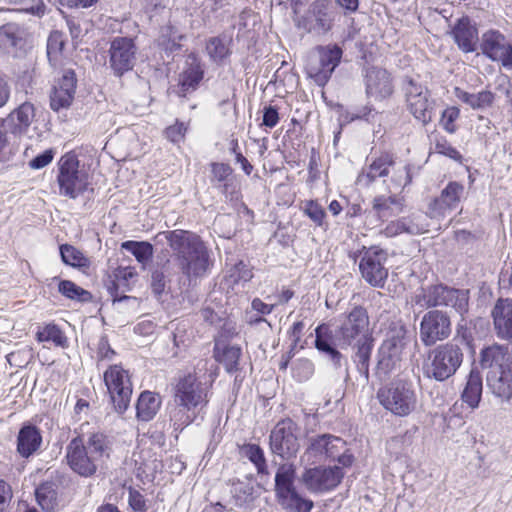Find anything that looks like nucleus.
Returning <instances> with one entry per match:
<instances>
[{"label": "nucleus", "instance_id": "nucleus-6", "mask_svg": "<svg viewBox=\"0 0 512 512\" xmlns=\"http://www.w3.org/2000/svg\"><path fill=\"white\" fill-rule=\"evenodd\" d=\"M342 50L337 45L318 46L307 59L305 70L319 86H324L340 63Z\"/></svg>", "mask_w": 512, "mask_h": 512}, {"label": "nucleus", "instance_id": "nucleus-55", "mask_svg": "<svg viewBox=\"0 0 512 512\" xmlns=\"http://www.w3.org/2000/svg\"><path fill=\"white\" fill-rule=\"evenodd\" d=\"M253 277L252 270L243 262L239 261L229 271L228 281L232 284L247 282Z\"/></svg>", "mask_w": 512, "mask_h": 512}, {"label": "nucleus", "instance_id": "nucleus-12", "mask_svg": "<svg viewBox=\"0 0 512 512\" xmlns=\"http://www.w3.org/2000/svg\"><path fill=\"white\" fill-rule=\"evenodd\" d=\"M343 477L344 472L338 466H319L306 469L302 474L301 481L309 491L322 493L336 488Z\"/></svg>", "mask_w": 512, "mask_h": 512}, {"label": "nucleus", "instance_id": "nucleus-18", "mask_svg": "<svg viewBox=\"0 0 512 512\" xmlns=\"http://www.w3.org/2000/svg\"><path fill=\"white\" fill-rule=\"evenodd\" d=\"M31 36L26 28L16 23L0 27V48L6 53L18 56L30 47Z\"/></svg>", "mask_w": 512, "mask_h": 512}, {"label": "nucleus", "instance_id": "nucleus-36", "mask_svg": "<svg viewBox=\"0 0 512 512\" xmlns=\"http://www.w3.org/2000/svg\"><path fill=\"white\" fill-rule=\"evenodd\" d=\"M482 389L481 373L476 368H472L462 393V400L471 408L478 407L481 400Z\"/></svg>", "mask_w": 512, "mask_h": 512}, {"label": "nucleus", "instance_id": "nucleus-49", "mask_svg": "<svg viewBox=\"0 0 512 512\" xmlns=\"http://www.w3.org/2000/svg\"><path fill=\"white\" fill-rule=\"evenodd\" d=\"M209 57L216 63L222 62L228 55L229 49L224 38L212 37L206 43Z\"/></svg>", "mask_w": 512, "mask_h": 512}, {"label": "nucleus", "instance_id": "nucleus-14", "mask_svg": "<svg viewBox=\"0 0 512 512\" xmlns=\"http://www.w3.org/2000/svg\"><path fill=\"white\" fill-rule=\"evenodd\" d=\"M308 451L337 460L344 467L350 466L354 459L353 455L348 453L346 442L330 434H323L312 438Z\"/></svg>", "mask_w": 512, "mask_h": 512}, {"label": "nucleus", "instance_id": "nucleus-34", "mask_svg": "<svg viewBox=\"0 0 512 512\" xmlns=\"http://www.w3.org/2000/svg\"><path fill=\"white\" fill-rule=\"evenodd\" d=\"M279 504L289 512H310L313 502L303 498L295 487L287 488L276 492Z\"/></svg>", "mask_w": 512, "mask_h": 512}, {"label": "nucleus", "instance_id": "nucleus-58", "mask_svg": "<svg viewBox=\"0 0 512 512\" xmlns=\"http://www.w3.org/2000/svg\"><path fill=\"white\" fill-rule=\"evenodd\" d=\"M314 373V365L308 359L297 360L293 367V375L299 381L309 379Z\"/></svg>", "mask_w": 512, "mask_h": 512}, {"label": "nucleus", "instance_id": "nucleus-59", "mask_svg": "<svg viewBox=\"0 0 512 512\" xmlns=\"http://www.w3.org/2000/svg\"><path fill=\"white\" fill-rule=\"evenodd\" d=\"M459 114L460 111L455 106L448 107L443 111L440 123L447 132L454 133L456 131L454 122L459 117Z\"/></svg>", "mask_w": 512, "mask_h": 512}, {"label": "nucleus", "instance_id": "nucleus-53", "mask_svg": "<svg viewBox=\"0 0 512 512\" xmlns=\"http://www.w3.org/2000/svg\"><path fill=\"white\" fill-rule=\"evenodd\" d=\"M464 194V186L458 182H450L441 192L440 196L442 200L455 209L458 207L461 198Z\"/></svg>", "mask_w": 512, "mask_h": 512}, {"label": "nucleus", "instance_id": "nucleus-31", "mask_svg": "<svg viewBox=\"0 0 512 512\" xmlns=\"http://www.w3.org/2000/svg\"><path fill=\"white\" fill-rule=\"evenodd\" d=\"M423 216L403 217L388 223L384 229V233L388 237H393L403 232L409 234H421L428 232V225L423 223Z\"/></svg>", "mask_w": 512, "mask_h": 512}, {"label": "nucleus", "instance_id": "nucleus-39", "mask_svg": "<svg viewBox=\"0 0 512 512\" xmlns=\"http://www.w3.org/2000/svg\"><path fill=\"white\" fill-rule=\"evenodd\" d=\"M454 94L457 99L466 103L472 109L489 107L494 101V94L488 90H483L478 93H469L460 88H455Z\"/></svg>", "mask_w": 512, "mask_h": 512}, {"label": "nucleus", "instance_id": "nucleus-62", "mask_svg": "<svg viewBox=\"0 0 512 512\" xmlns=\"http://www.w3.org/2000/svg\"><path fill=\"white\" fill-rule=\"evenodd\" d=\"M55 152L53 149L45 150L29 162L32 169H41L47 166L53 160Z\"/></svg>", "mask_w": 512, "mask_h": 512}, {"label": "nucleus", "instance_id": "nucleus-52", "mask_svg": "<svg viewBox=\"0 0 512 512\" xmlns=\"http://www.w3.org/2000/svg\"><path fill=\"white\" fill-rule=\"evenodd\" d=\"M242 454L247 457L257 468L259 473H265L267 469L263 450L255 444L243 446Z\"/></svg>", "mask_w": 512, "mask_h": 512}, {"label": "nucleus", "instance_id": "nucleus-11", "mask_svg": "<svg viewBox=\"0 0 512 512\" xmlns=\"http://www.w3.org/2000/svg\"><path fill=\"white\" fill-rule=\"evenodd\" d=\"M390 194L375 196L371 201V209L367 214V221L373 226L390 220L404 211L405 199L398 195L397 191H389Z\"/></svg>", "mask_w": 512, "mask_h": 512}, {"label": "nucleus", "instance_id": "nucleus-21", "mask_svg": "<svg viewBox=\"0 0 512 512\" xmlns=\"http://www.w3.org/2000/svg\"><path fill=\"white\" fill-rule=\"evenodd\" d=\"M366 93L375 100H383L392 95L394 90L391 74L381 67H370L365 74Z\"/></svg>", "mask_w": 512, "mask_h": 512}, {"label": "nucleus", "instance_id": "nucleus-60", "mask_svg": "<svg viewBox=\"0 0 512 512\" xmlns=\"http://www.w3.org/2000/svg\"><path fill=\"white\" fill-rule=\"evenodd\" d=\"M187 132V126L182 122H176L165 130L167 139L173 143L181 142Z\"/></svg>", "mask_w": 512, "mask_h": 512}, {"label": "nucleus", "instance_id": "nucleus-56", "mask_svg": "<svg viewBox=\"0 0 512 512\" xmlns=\"http://www.w3.org/2000/svg\"><path fill=\"white\" fill-rule=\"evenodd\" d=\"M303 212L317 226H323L326 214L323 207L319 203L313 200L306 201L303 207Z\"/></svg>", "mask_w": 512, "mask_h": 512}, {"label": "nucleus", "instance_id": "nucleus-64", "mask_svg": "<svg viewBox=\"0 0 512 512\" xmlns=\"http://www.w3.org/2000/svg\"><path fill=\"white\" fill-rule=\"evenodd\" d=\"M12 499L11 487L3 480H0V512H4Z\"/></svg>", "mask_w": 512, "mask_h": 512}, {"label": "nucleus", "instance_id": "nucleus-23", "mask_svg": "<svg viewBox=\"0 0 512 512\" xmlns=\"http://www.w3.org/2000/svg\"><path fill=\"white\" fill-rule=\"evenodd\" d=\"M480 364L483 369L487 370V373L512 368V352L505 345H490L481 350Z\"/></svg>", "mask_w": 512, "mask_h": 512}, {"label": "nucleus", "instance_id": "nucleus-35", "mask_svg": "<svg viewBox=\"0 0 512 512\" xmlns=\"http://www.w3.org/2000/svg\"><path fill=\"white\" fill-rule=\"evenodd\" d=\"M161 397L159 394L151 391H143L136 403V417L140 421L148 422L152 420L161 407Z\"/></svg>", "mask_w": 512, "mask_h": 512}, {"label": "nucleus", "instance_id": "nucleus-33", "mask_svg": "<svg viewBox=\"0 0 512 512\" xmlns=\"http://www.w3.org/2000/svg\"><path fill=\"white\" fill-rule=\"evenodd\" d=\"M333 22L334 12L323 3L316 4L306 29L309 33L324 35L331 30Z\"/></svg>", "mask_w": 512, "mask_h": 512}, {"label": "nucleus", "instance_id": "nucleus-47", "mask_svg": "<svg viewBox=\"0 0 512 512\" xmlns=\"http://www.w3.org/2000/svg\"><path fill=\"white\" fill-rule=\"evenodd\" d=\"M327 330V328L324 325H320L316 328V340H315V347L320 351L325 353L329 358L332 360V362L336 365H340L341 360V353L337 351L334 347H332L326 339H324V331Z\"/></svg>", "mask_w": 512, "mask_h": 512}, {"label": "nucleus", "instance_id": "nucleus-2", "mask_svg": "<svg viewBox=\"0 0 512 512\" xmlns=\"http://www.w3.org/2000/svg\"><path fill=\"white\" fill-rule=\"evenodd\" d=\"M379 177H389L387 180L389 191H402L411 183V168L409 165L396 163L389 154H382L362 169L356 183L362 187H368Z\"/></svg>", "mask_w": 512, "mask_h": 512}, {"label": "nucleus", "instance_id": "nucleus-32", "mask_svg": "<svg viewBox=\"0 0 512 512\" xmlns=\"http://www.w3.org/2000/svg\"><path fill=\"white\" fill-rule=\"evenodd\" d=\"M452 35L459 48L464 52L468 53L475 50L478 32L468 18L458 20L452 30Z\"/></svg>", "mask_w": 512, "mask_h": 512}, {"label": "nucleus", "instance_id": "nucleus-42", "mask_svg": "<svg viewBox=\"0 0 512 512\" xmlns=\"http://www.w3.org/2000/svg\"><path fill=\"white\" fill-rule=\"evenodd\" d=\"M89 454L98 463L104 457H109L111 447L107 437L102 433H93L89 436L86 446Z\"/></svg>", "mask_w": 512, "mask_h": 512}, {"label": "nucleus", "instance_id": "nucleus-22", "mask_svg": "<svg viewBox=\"0 0 512 512\" xmlns=\"http://www.w3.org/2000/svg\"><path fill=\"white\" fill-rule=\"evenodd\" d=\"M135 54L136 48L132 39L116 38L110 47L111 68L121 76L133 68Z\"/></svg>", "mask_w": 512, "mask_h": 512}, {"label": "nucleus", "instance_id": "nucleus-1", "mask_svg": "<svg viewBox=\"0 0 512 512\" xmlns=\"http://www.w3.org/2000/svg\"><path fill=\"white\" fill-rule=\"evenodd\" d=\"M156 243H168L181 272L189 279L203 276L209 268L208 250L200 237L190 231L176 229L159 232Z\"/></svg>", "mask_w": 512, "mask_h": 512}, {"label": "nucleus", "instance_id": "nucleus-54", "mask_svg": "<svg viewBox=\"0 0 512 512\" xmlns=\"http://www.w3.org/2000/svg\"><path fill=\"white\" fill-rule=\"evenodd\" d=\"M455 208L442 200V197L439 196L435 198L428 206L427 215L431 219L440 220L445 218L452 210Z\"/></svg>", "mask_w": 512, "mask_h": 512}, {"label": "nucleus", "instance_id": "nucleus-51", "mask_svg": "<svg viewBox=\"0 0 512 512\" xmlns=\"http://www.w3.org/2000/svg\"><path fill=\"white\" fill-rule=\"evenodd\" d=\"M39 342L51 341L56 346L64 347L66 345V337L56 325H47L39 330L36 334Z\"/></svg>", "mask_w": 512, "mask_h": 512}, {"label": "nucleus", "instance_id": "nucleus-16", "mask_svg": "<svg viewBox=\"0 0 512 512\" xmlns=\"http://www.w3.org/2000/svg\"><path fill=\"white\" fill-rule=\"evenodd\" d=\"M480 48L492 61L500 62L505 68L512 69V45L499 31L488 30L483 33Z\"/></svg>", "mask_w": 512, "mask_h": 512}, {"label": "nucleus", "instance_id": "nucleus-5", "mask_svg": "<svg viewBox=\"0 0 512 512\" xmlns=\"http://www.w3.org/2000/svg\"><path fill=\"white\" fill-rule=\"evenodd\" d=\"M463 361L461 348L453 343L440 345L430 351L424 364L427 377L444 381L455 374Z\"/></svg>", "mask_w": 512, "mask_h": 512}, {"label": "nucleus", "instance_id": "nucleus-17", "mask_svg": "<svg viewBox=\"0 0 512 512\" xmlns=\"http://www.w3.org/2000/svg\"><path fill=\"white\" fill-rule=\"evenodd\" d=\"M386 260L382 250L371 248L367 250L359 263L362 277L374 287H383L388 277V270L384 267Z\"/></svg>", "mask_w": 512, "mask_h": 512}, {"label": "nucleus", "instance_id": "nucleus-24", "mask_svg": "<svg viewBox=\"0 0 512 512\" xmlns=\"http://www.w3.org/2000/svg\"><path fill=\"white\" fill-rule=\"evenodd\" d=\"M76 77L73 71H66L54 87L50 97V106L54 111L68 108L74 98Z\"/></svg>", "mask_w": 512, "mask_h": 512}, {"label": "nucleus", "instance_id": "nucleus-9", "mask_svg": "<svg viewBox=\"0 0 512 512\" xmlns=\"http://www.w3.org/2000/svg\"><path fill=\"white\" fill-rule=\"evenodd\" d=\"M405 334V329L401 327L383 341L378 351L377 361V369L380 372L388 374L400 365L406 345Z\"/></svg>", "mask_w": 512, "mask_h": 512}, {"label": "nucleus", "instance_id": "nucleus-37", "mask_svg": "<svg viewBox=\"0 0 512 512\" xmlns=\"http://www.w3.org/2000/svg\"><path fill=\"white\" fill-rule=\"evenodd\" d=\"M41 441V435L35 427L25 426L19 432L17 450L22 457H29L39 448Z\"/></svg>", "mask_w": 512, "mask_h": 512}, {"label": "nucleus", "instance_id": "nucleus-19", "mask_svg": "<svg viewBox=\"0 0 512 512\" xmlns=\"http://www.w3.org/2000/svg\"><path fill=\"white\" fill-rule=\"evenodd\" d=\"M339 335L345 344L350 345L353 340H362L371 337L369 333V317L362 307H354L345 317L339 328Z\"/></svg>", "mask_w": 512, "mask_h": 512}, {"label": "nucleus", "instance_id": "nucleus-29", "mask_svg": "<svg viewBox=\"0 0 512 512\" xmlns=\"http://www.w3.org/2000/svg\"><path fill=\"white\" fill-rule=\"evenodd\" d=\"M35 119V107L30 102H24L15 108L8 116L11 132L14 135H24Z\"/></svg>", "mask_w": 512, "mask_h": 512}, {"label": "nucleus", "instance_id": "nucleus-4", "mask_svg": "<svg viewBox=\"0 0 512 512\" xmlns=\"http://www.w3.org/2000/svg\"><path fill=\"white\" fill-rule=\"evenodd\" d=\"M377 399L382 407L397 417H406L417 410L419 399L411 381L395 379L381 387Z\"/></svg>", "mask_w": 512, "mask_h": 512}, {"label": "nucleus", "instance_id": "nucleus-61", "mask_svg": "<svg viewBox=\"0 0 512 512\" xmlns=\"http://www.w3.org/2000/svg\"><path fill=\"white\" fill-rule=\"evenodd\" d=\"M435 152L445 155L451 159L458 160L461 158L460 153L451 146L445 139L437 140L435 144Z\"/></svg>", "mask_w": 512, "mask_h": 512}, {"label": "nucleus", "instance_id": "nucleus-57", "mask_svg": "<svg viewBox=\"0 0 512 512\" xmlns=\"http://www.w3.org/2000/svg\"><path fill=\"white\" fill-rule=\"evenodd\" d=\"M445 306H451L459 314L465 313L468 309V293H467V291L456 289V295L446 297Z\"/></svg>", "mask_w": 512, "mask_h": 512}, {"label": "nucleus", "instance_id": "nucleus-38", "mask_svg": "<svg viewBox=\"0 0 512 512\" xmlns=\"http://www.w3.org/2000/svg\"><path fill=\"white\" fill-rule=\"evenodd\" d=\"M214 356L219 363L224 365L226 371L231 373L238 369L241 349L238 346L217 342L214 348Z\"/></svg>", "mask_w": 512, "mask_h": 512}, {"label": "nucleus", "instance_id": "nucleus-46", "mask_svg": "<svg viewBox=\"0 0 512 512\" xmlns=\"http://www.w3.org/2000/svg\"><path fill=\"white\" fill-rule=\"evenodd\" d=\"M60 254L62 261L67 265L73 267H86L89 264L88 258H86L80 250L72 245H61Z\"/></svg>", "mask_w": 512, "mask_h": 512}, {"label": "nucleus", "instance_id": "nucleus-44", "mask_svg": "<svg viewBox=\"0 0 512 512\" xmlns=\"http://www.w3.org/2000/svg\"><path fill=\"white\" fill-rule=\"evenodd\" d=\"M121 248L132 253L136 260L145 266L153 256V246L149 242L125 241Z\"/></svg>", "mask_w": 512, "mask_h": 512}, {"label": "nucleus", "instance_id": "nucleus-45", "mask_svg": "<svg viewBox=\"0 0 512 512\" xmlns=\"http://www.w3.org/2000/svg\"><path fill=\"white\" fill-rule=\"evenodd\" d=\"M65 42V36L62 32L53 31L50 33L47 41V56L53 66L60 64Z\"/></svg>", "mask_w": 512, "mask_h": 512}, {"label": "nucleus", "instance_id": "nucleus-40", "mask_svg": "<svg viewBox=\"0 0 512 512\" xmlns=\"http://www.w3.org/2000/svg\"><path fill=\"white\" fill-rule=\"evenodd\" d=\"M185 35L181 33L174 25L167 24L160 28L157 38L158 45L167 52H175L181 48L179 41L183 40Z\"/></svg>", "mask_w": 512, "mask_h": 512}, {"label": "nucleus", "instance_id": "nucleus-41", "mask_svg": "<svg viewBox=\"0 0 512 512\" xmlns=\"http://www.w3.org/2000/svg\"><path fill=\"white\" fill-rule=\"evenodd\" d=\"M373 348V338L364 337L362 340L356 342V353L355 362L357 364L358 371L368 378L369 375V361L370 355Z\"/></svg>", "mask_w": 512, "mask_h": 512}, {"label": "nucleus", "instance_id": "nucleus-20", "mask_svg": "<svg viewBox=\"0 0 512 512\" xmlns=\"http://www.w3.org/2000/svg\"><path fill=\"white\" fill-rule=\"evenodd\" d=\"M66 459L70 468L81 476H92L97 470L96 461L79 437L72 439L67 445Z\"/></svg>", "mask_w": 512, "mask_h": 512}, {"label": "nucleus", "instance_id": "nucleus-48", "mask_svg": "<svg viewBox=\"0 0 512 512\" xmlns=\"http://www.w3.org/2000/svg\"><path fill=\"white\" fill-rule=\"evenodd\" d=\"M59 292L65 297L81 302L89 301L91 294L69 280H62L58 285Z\"/></svg>", "mask_w": 512, "mask_h": 512}, {"label": "nucleus", "instance_id": "nucleus-26", "mask_svg": "<svg viewBox=\"0 0 512 512\" xmlns=\"http://www.w3.org/2000/svg\"><path fill=\"white\" fill-rule=\"evenodd\" d=\"M456 295V289L437 284L423 288L412 297V303L421 308L445 306L446 297Z\"/></svg>", "mask_w": 512, "mask_h": 512}, {"label": "nucleus", "instance_id": "nucleus-43", "mask_svg": "<svg viewBox=\"0 0 512 512\" xmlns=\"http://www.w3.org/2000/svg\"><path fill=\"white\" fill-rule=\"evenodd\" d=\"M36 500L46 512H52L57 507V493L53 483H44L36 491Z\"/></svg>", "mask_w": 512, "mask_h": 512}, {"label": "nucleus", "instance_id": "nucleus-25", "mask_svg": "<svg viewBox=\"0 0 512 512\" xmlns=\"http://www.w3.org/2000/svg\"><path fill=\"white\" fill-rule=\"evenodd\" d=\"M137 273L133 267H118L112 274L111 283L107 286L108 291L113 298V302H121L130 299L125 293L131 288L135 282Z\"/></svg>", "mask_w": 512, "mask_h": 512}, {"label": "nucleus", "instance_id": "nucleus-28", "mask_svg": "<svg viewBox=\"0 0 512 512\" xmlns=\"http://www.w3.org/2000/svg\"><path fill=\"white\" fill-rule=\"evenodd\" d=\"M202 78L203 70L200 62L195 56H189L185 68L179 75V96L184 97L187 93L196 90Z\"/></svg>", "mask_w": 512, "mask_h": 512}, {"label": "nucleus", "instance_id": "nucleus-63", "mask_svg": "<svg viewBox=\"0 0 512 512\" xmlns=\"http://www.w3.org/2000/svg\"><path fill=\"white\" fill-rule=\"evenodd\" d=\"M213 179L218 182L225 181L232 173V169L228 164L212 163Z\"/></svg>", "mask_w": 512, "mask_h": 512}, {"label": "nucleus", "instance_id": "nucleus-7", "mask_svg": "<svg viewBox=\"0 0 512 512\" xmlns=\"http://www.w3.org/2000/svg\"><path fill=\"white\" fill-rule=\"evenodd\" d=\"M104 382L118 413H124L130 404L132 382L129 372L120 365H112L104 372Z\"/></svg>", "mask_w": 512, "mask_h": 512}, {"label": "nucleus", "instance_id": "nucleus-27", "mask_svg": "<svg viewBox=\"0 0 512 512\" xmlns=\"http://www.w3.org/2000/svg\"><path fill=\"white\" fill-rule=\"evenodd\" d=\"M498 337L512 342V300H499L492 311Z\"/></svg>", "mask_w": 512, "mask_h": 512}, {"label": "nucleus", "instance_id": "nucleus-8", "mask_svg": "<svg viewBox=\"0 0 512 512\" xmlns=\"http://www.w3.org/2000/svg\"><path fill=\"white\" fill-rule=\"evenodd\" d=\"M60 194L76 198L87 186L86 174L79 170V160L72 153H66L59 160L57 177Z\"/></svg>", "mask_w": 512, "mask_h": 512}, {"label": "nucleus", "instance_id": "nucleus-15", "mask_svg": "<svg viewBox=\"0 0 512 512\" xmlns=\"http://www.w3.org/2000/svg\"><path fill=\"white\" fill-rule=\"evenodd\" d=\"M450 333V318L444 312L432 310L423 316L420 324V338L424 345L431 346L449 337Z\"/></svg>", "mask_w": 512, "mask_h": 512}, {"label": "nucleus", "instance_id": "nucleus-30", "mask_svg": "<svg viewBox=\"0 0 512 512\" xmlns=\"http://www.w3.org/2000/svg\"><path fill=\"white\" fill-rule=\"evenodd\" d=\"M488 389L498 398L508 401L512 398V368L486 374Z\"/></svg>", "mask_w": 512, "mask_h": 512}, {"label": "nucleus", "instance_id": "nucleus-10", "mask_svg": "<svg viewBox=\"0 0 512 512\" xmlns=\"http://www.w3.org/2000/svg\"><path fill=\"white\" fill-rule=\"evenodd\" d=\"M297 425L290 419L276 424L270 434V446L273 453L281 457L294 456L300 447Z\"/></svg>", "mask_w": 512, "mask_h": 512}, {"label": "nucleus", "instance_id": "nucleus-3", "mask_svg": "<svg viewBox=\"0 0 512 512\" xmlns=\"http://www.w3.org/2000/svg\"><path fill=\"white\" fill-rule=\"evenodd\" d=\"M174 402L179 409L174 412L173 419L179 426H187L195 418L194 410L207 404L206 388L196 375L188 374L176 383Z\"/></svg>", "mask_w": 512, "mask_h": 512}, {"label": "nucleus", "instance_id": "nucleus-50", "mask_svg": "<svg viewBox=\"0 0 512 512\" xmlns=\"http://www.w3.org/2000/svg\"><path fill=\"white\" fill-rule=\"evenodd\" d=\"M295 468L292 464L285 463L278 468L275 476L276 492L294 487Z\"/></svg>", "mask_w": 512, "mask_h": 512}, {"label": "nucleus", "instance_id": "nucleus-13", "mask_svg": "<svg viewBox=\"0 0 512 512\" xmlns=\"http://www.w3.org/2000/svg\"><path fill=\"white\" fill-rule=\"evenodd\" d=\"M406 104L415 119L426 125L432 120L434 102L426 87L410 80L405 88Z\"/></svg>", "mask_w": 512, "mask_h": 512}]
</instances>
